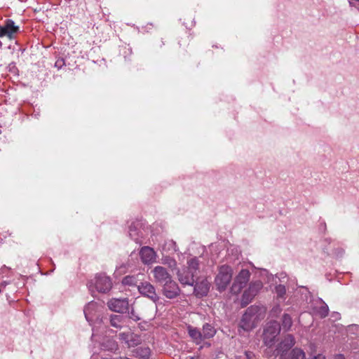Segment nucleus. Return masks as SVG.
I'll return each instance as SVG.
<instances>
[{
  "mask_svg": "<svg viewBox=\"0 0 359 359\" xmlns=\"http://www.w3.org/2000/svg\"><path fill=\"white\" fill-rule=\"evenodd\" d=\"M245 355L248 359H252V353H249L246 352Z\"/></svg>",
  "mask_w": 359,
  "mask_h": 359,
  "instance_id": "obj_33",
  "label": "nucleus"
},
{
  "mask_svg": "<svg viewBox=\"0 0 359 359\" xmlns=\"http://www.w3.org/2000/svg\"><path fill=\"white\" fill-rule=\"evenodd\" d=\"M294 344V337L289 334L285 337L284 341L280 344V348H290Z\"/></svg>",
  "mask_w": 359,
  "mask_h": 359,
  "instance_id": "obj_23",
  "label": "nucleus"
},
{
  "mask_svg": "<svg viewBox=\"0 0 359 359\" xmlns=\"http://www.w3.org/2000/svg\"><path fill=\"white\" fill-rule=\"evenodd\" d=\"M119 337H120L121 339L125 340L126 341H128V334L121 333L119 334Z\"/></svg>",
  "mask_w": 359,
  "mask_h": 359,
  "instance_id": "obj_29",
  "label": "nucleus"
},
{
  "mask_svg": "<svg viewBox=\"0 0 359 359\" xmlns=\"http://www.w3.org/2000/svg\"><path fill=\"white\" fill-rule=\"evenodd\" d=\"M111 281L105 275L100 274L95 277V286L98 292H107L111 288Z\"/></svg>",
  "mask_w": 359,
  "mask_h": 359,
  "instance_id": "obj_7",
  "label": "nucleus"
},
{
  "mask_svg": "<svg viewBox=\"0 0 359 359\" xmlns=\"http://www.w3.org/2000/svg\"><path fill=\"white\" fill-rule=\"evenodd\" d=\"M210 289V283L207 279L198 281L194 287V293L197 297L205 296Z\"/></svg>",
  "mask_w": 359,
  "mask_h": 359,
  "instance_id": "obj_14",
  "label": "nucleus"
},
{
  "mask_svg": "<svg viewBox=\"0 0 359 359\" xmlns=\"http://www.w3.org/2000/svg\"><path fill=\"white\" fill-rule=\"evenodd\" d=\"M168 245H170V246H173L174 248H175V243H174L172 241H170L168 242Z\"/></svg>",
  "mask_w": 359,
  "mask_h": 359,
  "instance_id": "obj_32",
  "label": "nucleus"
},
{
  "mask_svg": "<svg viewBox=\"0 0 359 359\" xmlns=\"http://www.w3.org/2000/svg\"><path fill=\"white\" fill-rule=\"evenodd\" d=\"M187 264L188 269L191 271H194V273L196 274V271L199 265L198 259L196 257L191 258L187 262Z\"/></svg>",
  "mask_w": 359,
  "mask_h": 359,
  "instance_id": "obj_18",
  "label": "nucleus"
},
{
  "mask_svg": "<svg viewBox=\"0 0 359 359\" xmlns=\"http://www.w3.org/2000/svg\"><path fill=\"white\" fill-rule=\"evenodd\" d=\"M96 304L93 302L89 303L84 309V314L86 318L88 321H90L92 318L90 317V314L92 311L95 309Z\"/></svg>",
  "mask_w": 359,
  "mask_h": 359,
  "instance_id": "obj_19",
  "label": "nucleus"
},
{
  "mask_svg": "<svg viewBox=\"0 0 359 359\" xmlns=\"http://www.w3.org/2000/svg\"><path fill=\"white\" fill-rule=\"evenodd\" d=\"M232 269L226 265H223L219 269L217 275L215 279V283L217 289L219 291H224L226 289L232 279Z\"/></svg>",
  "mask_w": 359,
  "mask_h": 359,
  "instance_id": "obj_2",
  "label": "nucleus"
},
{
  "mask_svg": "<svg viewBox=\"0 0 359 359\" xmlns=\"http://www.w3.org/2000/svg\"><path fill=\"white\" fill-rule=\"evenodd\" d=\"M151 273H153L155 282L161 284H164L172 279L171 276L167 270L161 266H155L151 271Z\"/></svg>",
  "mask_w": 359,
  "mask_h": 359,
  "instance_id": "obj_8",
  "label": "nucleus"
},
{
  "mask_svg": "<svg viewBox=\"0 0 359 359\" xmlns=\"http://www.w3.org/2000/svg\"><path fill=\"white\" fill-rule=\"evenodd\" d=\"M266 309L264 306H251L243 315L239 327L245 332L254 329L264 318Z\"/></svg>",
  "mask_w": 359,
  "mask_h": 359,
  "instance_id": "obj_1",
  "label": "nucleus"
},
{
  "mask_svg": "<svg viewBox=\"0 0 359 359\" xmlns=\"http://www.w3.org/2000/svg\"><path fill=\"white\" fill-rule=\"evenodd\" d=\"M55 65H57V66H60V63H58V64H57V62H55Z\"/></svg>",
  "mask_w": 359,
  "mask_h": 359,
  "instance_id": "obj_36",
  "label": "nucleus"
},
{
  "mask_svg": "<svg viewBox=\"0 0 359 359\" xmlns=\"http://www.w3.org/2000/svg\"><path fill=\"white\" fill-rule=\"evenodd\" d=\"M138 290L142 295L149 298L154 302L158 300V296L156 292L155 288L150 283H142L138 286Z\"/></svg>",
  "mask_w": 359,
  "mask_h": 359,
  "instance_id": "obj_9",
  "label": "nucleus"
},
{
  "mask_svg": "<svg viewBox=\"0 0 359 359\" xmlns=\"http://www.w3.org/2000/svg\"><path fill=\"white\" fill-rule=\"evenodd\" d=\"M55 65H57V66H60V63H58V64H57V62H55Z\"/></svg>",
  "mask_w": 359,
  "mask_h": 359,
  "instance_id": "obj_35",
  "label": "nucleus"
},
{
  "mask_svg": "<svg viewBox=\"0 0 359 359\" xmlns=\"http://www.w3.org/2000/svg\"><path fill=\"white\" fill-rule=\"evenodd\" d=\"M203 336L205 339H210L215 336L216 330L210 324H205L203 327Z\"/></svg>",
  "mask_w": 359,
  "mask_h": 359,
  "instance_id": "obj_17",
  "label": "nucleus"
},
{
  "mask_svg": "<svg viewBox=\"0 0 359 359\" xmlns=\"http://www.w3.org/2000/svg\"><path fill=\"white\" fill-rule=\"evenodd\" d=\"M263 284L260 280H256L250 283L249 287L246 290L242 297V304L243 305L248 304L254 297L262 289Z\"/></svg>",
  "mask_w": 359,
  "mask_h": 359,
  "instance_id": "obj_5",
  "label": "nucleus"
},
{
  "mask_svg": "<svg viewBox=\"0 0 359 359\" xmlns=\"http://www.w3.org/2000/svg\"><path fill=\"white\" fill-rule=\"evenodd\" d=\"M328 311V306L323 303L319 309L316 311V313L320 318H325L327 316Z\"/></svg>",
  "mask_w": 359,
  "mask_h": 359,
  "instance_id": "obj_24",
  "label": "nucleus"
},
{
  "mask_svg": "<svg viewBox=\"0 0 359 359\" xmlns=\"http://www.w3.org/2000/svg\"><path fill=\"white\" fill-rule=\"evenodd\" d=\"M107 305L110 310L117 313H123L128 309L126 299H112L108 302Z\"/></svg>",
  "mask_w": 359,
  "mask_h": 359,
  "instance_id": "obj_11",
  "label": "nucleus"
},
{
  "mask_svg": "<svg viewBox=\"0 0 359 359\" xmlns=\"http://www.w3.org/2000/svg\"><path fill=\"white\" fill-rule=\"evenodd\" d=\"M312 359H325V357L323 355L318 354V355L314 356Z\"/></svg>",
  "mask_w": 359,
  "mask_h": 359,
  "instance_id": "obj_30",
  "label": "nucleus"
},
{
  "mask_svg": "<svg viewBox=\"0 0 359 359\" xmlns=\"http://www.w3.org/2000/svg\"><path fill=\"white\" fill-rule=\"evenodd\" d=\"M306 354L301 348H295L280 355V359H305Z\"/></svg>",
  "mask_w": 359,
  "mask_h": 359,
  "instance_id": "obj_15",
  "label": "nucleus"
},
{
  "mask_svg": "<svg viewBox=\"0 0 359 359\" xmlns=\"http://www.w3.org/2000/svg\"><path fill=\"white\" fill-rule=\"evenodd\" d=\"M189 359H197V358H194V357H191Z\"/></svg>",
  "mask_w": 359,
  "mask_h": 359,
  "instance_id": "obj_37",
  "label": "nucleus"
},
{
  "mask_svg": "<svg viewBox=\"0 0 359 359\" xmlns=\"http://www.w3.org/2000/svg\"><path fill=\"white\" fill-rule=\"evenodd\" d=\"M281 312V309L279 306H276L272 309L270 315L272 317L277 316Z\"/></svg>",
  "mask_w": 359,
  "mask_h": 359,
  "instance_id": "obj_27",
  "label": "nucleus"
},
{
  "mask_svg": "<svg viewBox=\"0 0 359 359\" xmlns=\"http://www.w3.org/2000/svg\"><path fill=\"white\" fill-rule=\"evenodd\" d=\"M140 257L144 264H149L156 262V253L151 248L143 247L140 250Z\"/></svg>",
  "mask_w": 359,
  "mask_h": 359,
  "instance_id": "obj_13",
  "label": "nucleus"
},
{
  "mask_svg": "<svg viewBox=\"0 0 359 359\" xmlns=\"http://www.w3.org/2000/svg\"><path fill=\"white\" fill-rule=\"evenodd\" d=\"M196 274L188 269H183L177 273L178 280L182 285H193Z\"/></svg>",
  "mask_w": 359,
  "mask_h": 359,
  "instance_id": "obj_12",
  "label": "nucleus"
},
{
  "mask_svg": "<svg viewBox=\"0 0 359 359\" xmlns=\"http://www.w3.org/2000/svg\"><path fill=\"white\" fill-rule=\"evenodd\" d=\"M278 297H283L286 292L285 287L283 285H278L275 288Z\"/></svg>",
  "mask_w": 359,
  "mask_h": 359,
  "instance_id": "obj_25",
  "label": "nucleus"
},
{
  "mask_svg": "<svg viewBox=\"0 0 359 359\" xmlns=\"http://www.w3.org/2000/svg\"><path fill=\"white\" fill-rule=\"evenodd\" d=\"M292 325L291 317L288 314H284L283 316L282 326L285 330H288Z\"/></svg>",
  "mask_w": 359,
  "mask_h": 359,
  "instance_id": "obj_22",
  "label": "nucleus"
},
{
  "mask_svg": "<svg viewBox=\"0 0 359 359\" xmlns=\"http://www.w3.org/2000/svg\"><path fill=\"white\" fill-rule=\"evenodd\" d=\"M122 316L120 315H114L111 316L110 323L111 325L114 327H121L122 323Z\"/></svg>",
  "mask_w": 359,
  "mask_h": 359,
  "instance_id": "obj_21",
  "label": "nucleus"
},
{
  "mask_svg": "<svg viewBox=\"0 0 359 359\" xmlns=\"http://www.w3.org/2000/svg\"><path fill=\"white\" fill-rule=\"evenodd\" d=\"M280 330L279 323L273 320L269 322L264 330V341L266 346H271Z\"/></svg>",
  "mask_w": 359,
  "mask_h": 359,
  "instance_id": "obj_3",
  "label": "nucleus"
},
{
  "mask_svg": "<svg viewBox=\"0 0 359 359\" xmlns=\"http://www.w3.org/2000/svg\"><path fill=\"white\" fill-rule=\"evenodd\" d=\"M187 331L189 337L196 344L199 345L202 343L204 338L201 331L191 325L187 327Z\"/></svg>",
  "mask_w": 359,
  "mask_h": 359,
  "instance_id": "obj_16",
  "label": "nucleus"
},
{
  "mask_svg": "<svg viewBox=\"0 0 359 359\" xmlns=\"http://www.w3.org/2000/svg\"><path fill=\"white\" fill-rule=\"evenodd\" d=\"M250 273L247 269H242L234 279V282L231 287V292L233 294L239 293L248 282Z\"/></svg>",
  "mask_w": 359,
  "mask_h": 359,
  "instance_id": "obj_4",
  "label": "nucleus"
},
{
  "mask_svg": "<svg viewBox=\"0 0 359 359\" xmlns=\"http://www.w3.org/2000/svg\"><path fill=\"white\" fill-rule=\"evenodd\" d=\"M129 235L131 237V238H133L137 242L138 241V238L136 237L135 230H133L132 226L130 227Z\"/></svg>",
  "mask_w": 359,
  "mask_h": 359,
  "instance_id": "obj_28",
  "label": "nucleus"
},
{
  "mask_svg": "<svg viewBox=\"0 0 359 359\" xmlns=\"http://www.w3.org/2000/svg\"><path fill=\"white\" fill-rule=\"evenodd\" d=\"M180 292L177 284L172 279L163 284V293L167 298L173 299L177 297Z\"/></svg>",
  "mask_w": 359,
  "mask_h": 359,
  "instance_id": "obj_10",
  "label": "nucleus"
},
{
  "mask_svg": "<svg viewBox=\"0 0 359 359\" xmlns=\"http://www.w3.org/2000/svg\"><path fill=\"white\" fill-rule=\"evenodd\" d=\"M162 264L167 265L171 269H174L177 266L176 261L169 256H165L162 258Z\"/></svg>",
  "mask_w": 359,
  "mask_h": 359,
  "instance_id": "obj_20",
  "label": "nucleus"
},
{
  "mask_svg": "<svg viewBox=\"0 0 359 359\" xmlns=\"http://www.w3.org/2000/svg\"><path fill=\"white\" fill-rule=\"evenodd\" d=\"M19 32V27L15 25L12 20H6L4 25H0V37L6 36L9 39H13Z\"/></svg>",
  "mask_w": 359,
  "mask_h": 359,
  "instance_id": "obj_6",
  "label": "nucleus"
},
{
  "mask_svg": "<svg viewBox=\"0 0 359 359\" xmlns=\"http://www.w3.org/2000/svg\"><path fill=\"white\" fill-rule=\"evenodd\" d=\"M55 65H57V66H60V63H58V64H57V62H55Z\"/></svg>",
  "mask_w": 359,
  "mask_h": 359,
  "instance_id": "obj_34",
  "label": "nucleus"
},
{
  "mask_svg": "<svg viewBox=\"0 0 359 359\" xmlns=\"http://www.w3.org/2000/svg\"><path fill=\"white\" fill-rule=\"evenodd\" d=\"M135 278L133 276H126L122 280V283L124 285H133L135 284Z\"/></svg>",
  "mask_w": 359,
  "mask_h": 359,
  "instance_id": "obj_26",
  "label": "nucleus"
},
{
  "mask_svg": "<svg viewBox=\"0 0 359 359\" xmlns=\"http://www.w3.org/2000/svg\"><path fill=\"white\" fill-rule=\"evenodd\" d=\"M334 359H345V357L344 356V355L338 354L335 355Z\"/></svg>",
  "mask_w": 359,
  "mask_h": 359,
  "instance_id": "obj_31",
  "label": "nucleus"
}]
</instances>
